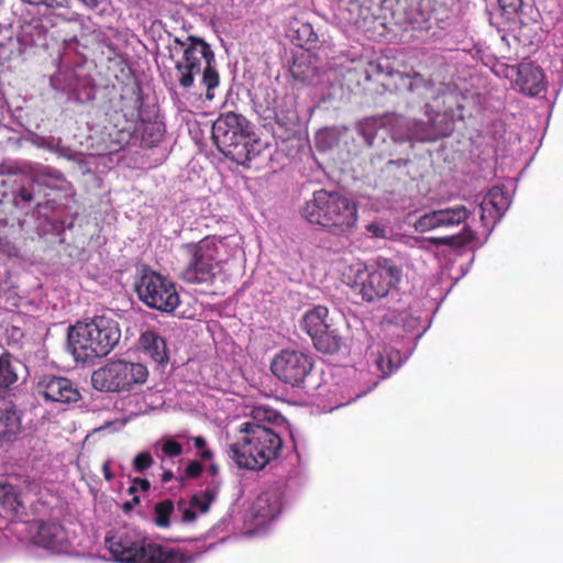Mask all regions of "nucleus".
Here are the masks:
<instances>
[{"label":"nucleus","mask_w":563,"mask_h":563,"mask_svg":"<svg viewBox=\"0 0 563 563\" xmlns=\"http://www.w3.org/2000/svg\"><path fill=\"white\" fill-rule=\"evenodd\" d=\"M16 361L9 352L0 354V394H4L18 382Z\"/></svg>","instance_id":"obj_22"},{"label":"nucleus","mask_w":563,"mask_h":563,"mask_svg":"<svg viewBox=\"0 0 563 563\" xmlns=\"http://www.w3.org/2000/svg\"><path fill=\"white\" fill-rule=\"evenodd\" d=\"M225 238L206 236L197 243L185 245L190 258L180 273V278L187 284H211L214 280V268L219 264L220 247L224 245Z\"/></svg>","instance_id":"obj_7"},{"label":"nucleus","mask_w":563,"mask_h":563,"mask_svg":"<svg viewBox=\"0 0 563 563\" xmlns=\"http://www.w3.org/2000/svg\"><path fill=\"white\" fill-rule=\"evenodd\" d=\"M391 76L394 78L396 88L399 90L413 91L424 81L423 77L418 73L406 74L396 71L395 74H391Z\"/></svg>","instance_id":"obj_29"},{"label":"nucleus","mask_w":563,"mask_h":563,"mask_svg":"<svg viewBox=\"0 0 563 563\" xmlns=\"http://www.w3.org/2000/svg\"><path fill=\"white\" fill-rule=\"evenodd\" d=\"M139 503H140V498L135 496V497L133 498V504H139Z\"/></svg>","instance_id":"obj_57"},{"label":"nucleus","mask_w":563,"mask_h":563,"mask_svg":"<svg viewBox=\"0 0 563 563\" xmlns=\"http://www.w3.org/2000/svg\"><path fill=\"white\" fill-rule=\"evenodd\" d=\"M283 508V498L277 489L266 490L258 495L253 504V517L257 525H265L277 517Z\"/></svg>","instance_id":"obj_16"},{"label":"nucleus","mask_w":563,"mask_h":563,"mask_svg":"<svg viewBox=\"0 0 563 563\" xmlns=\"http://www.w3.org/2000/svg\"><path fill=\"white\" fill-rule=\"evenodd\" d=\"M512 201V190L506 185H495V217L501 218Z\"/></svg>","instance_id":"obj_30"},{"label":"nucleus","mask_w":563,"mask_h":563,"mask_svg":"<svg viewBox=\"0 0 563 563\" xmlns=\"http://www.w3.org/2000/svg\"><path fill=\"white\" fill-rule=\"evenodd\" d=\"M154 463L152 455L148 452L139 453L133 460V468L135 472L142 473L148 470Z\"/></svg>","instance_id":"obj_38"},{"label":"nucleus","mask_w":563,"mask_h":563,"mask_svg":"<svg viewBox=\"0 0 563 563\" xmlns=\"http://www.w3.org/2000/svg\"><path fill=\"white\" fill-rule=\"evenodd\" d=\"M312 368V357L292 349L282 350L271 363L273 375L291 387H302Z\"/></svg>","instance_id":"obj_12"},{"label":"nucleus","mask_w":563,"mask_h":563,"mask_svg":"<svg viewBox=\"0 0 563 563\" xmlns=\"http://www.w3.org/2000/svg\"><path fill=\"white\" fill-rule=\"evenodd\" d=\"M495 75L509 79L520 92L531 97L538 96L545 89L543 70L533 63L519 65L496 63Z\"/></svg>","instance_id":"obj_13"},{"label":"nucleus","mask_w":563,"mask_h":563,"mask_svg":"<svg viewBox=\"0 0 563 563\" xmlns=\"http://www.w3.org/2000/svg\"><path fill=\"white\" fill-rule=\"evenodd\" d=\"M175 511V505L172 499H164L154 506V523L158 528H169L172 525V515Z\"/></svg>","instance_id":"obj_26"},{"label":"nucleus","mask_w":563,"mask_h":563,"mask_svg":"<svg viewBox=\"0 0 563 563\" xmlns=\"http://www.w3.org/2000/svg\"><path fill=\"white\" fill-rule=\"evenodd\" d=\"M368 231L373 232L376 236H378V231H383L382 229H379L378 227L374 225V224H371L367 227Z\"/></svg>","instance_id":"obj_53"},{"label":"nucleus","mask_w":563,"mask_h":563,"mask_svg":"<svg viewBox=\"0 0 563 563\" xmlns=\"http://www.w3.org/2000/svg\"><path fill=\"white\" fill-rule=\"evenodd\" d=\"M142 89L139 85L123 90L121 95V111L126 121L136 123L142 120L143 108Z\"/></svg>","instance_id":"obj_20"},{"label":"nucleus","mask_w":563,"mask_h":563,"mask_svg":"<svg viewBox=\"0 0 563 563\" xmlns=\"http://www.w3.org/2000/svg\"><path fill=\"white\" fill-rule=\"evenodd\" d=\"M38 180L43 186L52 189L64 190L69 185L60 170L49 166H45L40 170Z\"/></svg>","instance_id":"obj_24"},{"label":"nucleus","mask_w":563,"mask_h":563,"mask_svg":"<svg viewBox=\"0 0 563 563\" xmlns=\"http://www.w3.org/2000/svg\"><path fill=\"white\" fill-rule=\"evenodd\" d=\"M190 507L199 509L202 514L207 512L210 508L208 501H206L201 495H194L189 500Z\"/></svg>","instance_id":"obj_43"},{"label":"nucleus","mask_w":563,"mask_h":563,"mask_svg":"<svg viewBox=\"0 0 563 563\" xmlns=\"http://www.w3.org/2000/svg\"><path fill=\"white\" fill-rule=\"evenodd\" d=\"M22 2L34 7L44 5L47 9L69 8L68 0H22Z\"/></svg>","instance_id":"obj_39"},{"label":"nucleus","mask_w":563,"mask_h":563,"mask_svg":"<svg viewBox=\"0 0 563 563\" xmlns=\"http://www.w3.org/2000/svg\"><path fill=\"white\" fill-rule=\"evenodd\" d=\"M162 451L168 457H177L183 453V446L175 440H167L163 443Z\"/></svg>","instance_id":"obj_41"},{"label":"nucleus","mask_w":563,"mask_h":563,"mask_svg":"<svg viewBox=\"0 0 563 563\" xmlns=\"http://www.w3.org/2000/svg\"><path fill=\"white\" fill-rule=\"evenodd\" d=\"M174 42H175L176 44L180 45V46H185V42H183V41H181L180 38H178V37H175V38H174Z\"/></svg>","instance_id":"obj_56"},{"label":"nucleus","mask_w":563,"mask_h":563,"mask_svg":"<svg viewBox=\"0 0 563 563\" xmlns=\"http://www.w3.org/2000/svg\"><path fill=\"white\" fill-rule=\"evenodd\" d=\"M296 38L298 41V45L301 47H306L310 49L314 47L318 43V35L313 31L312 25L309 23H301L296 29Z\"/></svg>","instance_id":"obj_32"},{"label":"nucleus","mask_w":563,"mask_h":563,"mask_svg":"<svg viewBox=\"0 0 563 563\" xmlns=\"http://www.w3.org/2000/svg\"><path fill=\"white\" fill-rule=\"evenodd\" d=\"M174 477V474L170 470H166L163 472L162 474V483H168L169 481H172Z\"/></svg>","instance_id":"obj_50"},{"label":"nucleus","mask_w":563,"mask_h":563,"mask_svg":"<svg viewBox=\"0 0 563 563\" xmlns=\"http://www.w3.org/2000/svg\"><path fill=\"white\" fill-rule=\"evenodd\" d=\"M139 489L137 487L134 485V482L132 483V485L130 486V488L128 489L129 494H134L136 493Z\"/></svg>","instance_id":"obj_54"},{"label":"nucleus","mask_w":563,"mask_h":563,"mask_svg":"<svg viewBox=\"0 0 563 563\" xmlns=\"http://www.w3.org/2000/svg\"><path fill=\"white\" fill-rule=\"evenodd\" d=\"M416 230L420 232H427L431 230H435L441 228L440 213L439 210H434L421 216L416 224Z\"/></svg>","instance_id":"obj_34"},{"label":"nucleus","mask_w":563,"mask_h":563,"mask_svg":"<svg viewBox=\"0 0 563 563\" xmlns=\"http://www.w3.org/2000/svg\"><path fill=\"white\" fill-rule=\"evenodd\" d=\"M441 228L455 227L464 223L468 217L470 211L465 206H456L453 208L439 209Z\"/></svg>","instance_id":"obj_25"},{"label":"nucleus","mask_w":563,"mask_h":563,"mask_svg":"<svg viewBox=\"0 0 563 563\" xmlns=\"http://www.w3.org/2000/svg\"><path fill=\"white\" fill-rule=\"evenodd\" d=\"M452 132V122L444 115H437L430 122H416L407 139L411 142H434L449 136Z\"/></svg>","instance_id":"obj_15"},{"label":"nucleus","mask_w":563,"mask_h":563,"mask_svg":"<svg viewBox=\"0 0 563 563\" xmlns=\"http://www.w3.org/2000/svg\"><path fill=\"white\" fill-rule=\"evenodd\" d=\"M148 377L147 367L141 363L122 360L109 361L93 371L91 384L95 389L106 393L131 391L143 385Z\"/></svg>","instance_id":"obj_8"},{"label":"nucleus","mask_w":563,"mask_h":563,"mask_svg":"<svg viewBox=\"0 0 563 563\" xmlns=\"http://www.w3.org/2000/svg\"><path fill=\"white\" fill-rule=\"evenodd\" d=\"M470 233L471 231L467 228H464V230L459 234L448 236H431L428 238L427 241L435 246L462 247L470 242Z\"/></svg>","instance_id":"obj_28"},{"label":"nucleus","mask_w":563,"mask_h":563,"mask_svg":"<svg viewBox=\"0 0 563 563\" xmlns=\"http://www.w3.org/2000/svg\"><path fill=\"white\" fill-rule=\"evenodd\" d=\"M21 430V419L13 408H0V441L11 442Z\"/></svg>","instance_id":"obj_21"},{"label":"nucleus","mask_w":563,"mask_h":563,"mask_svg":"<svg viewBox=\"0 0 563 563\" xmlns=\"http://www.w3.org/2000/svg\"><path fill=\"white\" fill-rule=\"evenodd\" d=\"M140 349L157 364H166L169 360L166 341L156 331L148 330L139 339Z\"/></svg>","instance_id":"obj_19"},{"label":"nucleus","mask_w":563,"mask_h":563,"mask_svg":"<svg viewBox=\"0 0 563 563\" xmlns=\"http://www.w3.org/2000/svg\"><path fill=\"white\" fill-rule=\"evenodd\" d=\"M12 174H15V170L13 169V167L8 166L5 164L0 165V176L12 175Z\"/></svg>","instance_id":"obj_49"},{"label":"nucleus","mask_w":563,"mask_h":563,"mask_svg":"<svg viewBox=\"0 0 563 563\" xmlns=\"http://www.w3.org/2000/svg\"><path fill=\"white\" fill-rule=\"evenodd\" d=\"M189 45L184 49L180 59L175 62V73L179 86L189 89L194 86L196 75L201 73V60L205 62L201 84L206 87V98H214V89L220 84L216 68V55L211 46L202 38L189 35Z\"/></svg>","instance_id":"obj_6"},{"label":"nucleus","mask_w":563,"mask_h":563,"mask_svg":"<svg viewBox=\"0 0 563 563\" xmlns=\"http://www.w3.org/2000/svg\"><path fill=\"white\" fill-rule=\"evenodd\" d=\"M196 519H197V514H196V511L192 509V507H190V508H184V509L181 510V521H183V522H185V523L194 522Z\"/></svg>","instance_id":"obj_45"},{"label":"nucleus","mask_w":563,"mask_h":563,"mask_svg":"<svg viewBox=\"0 0 563 563\" xmlns=\"http://www.w3.org/2000/svg\"><path fill=\"white\" fill-rule=\"evenodd\" d=\"M195 448L199 451V456L205 461H210L213 457V452L207 448V441L203 437L198 435L192 438Z\"/></svg>","instance_id":"obj_40"},{"label":"nucleus","mask_w":563,"mask_h":563,"mask_svg":"<svg viewBox=\"0 0 563 563\" xmlns=\"http://www.w3.org/2000/svg\"><path fill=\"white\" fill-rule=\"evenodd\" d=\"M113 560L119 563H194L196 554L178 548L162 545L130 533L106 537Z\"/></svg>","instance_id":"obj_5"},{"label":"nucleus","mask_w":563,"mask_h":563,"mask_svg":"<svg viewBox=\"0 0 563 563\" xmlns=\"http://www.w3.org/2000/svg\"><path fill=\"white\" fill-rule=\"evenodd\" d=\"M102 473H103V476H104V478H106L107 481H109V482H110V481H112V478H113V474H112V472H111V470H110V464H109V462H104V463L102 464Z\"/></svg>","instance_id":"obj_48"},{"label":"nucleus","mask_w":563,"mask_h":563,"mask_svg":"<svg viewBox=\"0 0 563 563\" xmlns=\"http://www.w3.org/2000/svg\"><path fill=\"white\" fill-rule=\"evenodd\" d=\"M219 493V489L217 486L208 487L202 493V498L208 501L209 505L217 498V495Z\"/></svg>","instance_id":"obj_44"},{"label":"nucleus","mask_w":563,"mask_h":563,"mask_svg":"<svg viewBox=\"0 0 563 563\" xmlns=\"http://www.w3.org/2000/svg\"><path fill=\"white\" fill-rule=\"evenodd\" d=\"M133 481L137 489H141L143 492H147L150 489L151 484L146 478L136 477Z\"/></svg>","instance_id":"obj_47"},{"label":"nucleus","mask_w":563,"mask_h":563,"mask_svg":"<svg viewBox=\"0 0 563 563\" xmlns=\"http://www.w3.org/2000/svg\"><path fill=\"white\" fill-rule=\"evenodd\" d=\"M285 422V418L269 407L253 408L251 420L241 426L238 440L230 445L232 460L240 468L263 470L282 452V438L273 427Z\"/></svg>","instance_id":"obj_1"},{"label":"nucleus","mask_w":563,"mask_h":563,"mask_svg":"<svg viewBox=\"0 0 563 563\" xmlns=\"http://www.w3.org/2000/svg\"><path fill=\"white\" fill-rule=\"evenodd\" d=\"M301 217L334 235H342L355 227L357 207L336 190L319 189L300 208Z\"/></svg>","instance_id":"obj_4"},{"label":"nucleus","mask_w":563,"mask_h":563,"mask_svg":"<svg viewBox=\"0 0 563 563\" xmlns=\"http://www.w3.org/2000/svg\"><path fill=\"white\" fill-rule=\"evenodd\" d=\"M202 471H203V465L199 461H197V460L190 461L185 468L184 477L197 478L201 475Z\"/></svg>","instance_id":"obj_42"},{"label":"nucleus","mask_w":563,"mask_h":563,"mask_svg":"<svg viewBox=\"0 0 563 563\" xmlns=\"http://www.w3.org/2000/svg\"><path fill=\"white\" fill-rule=\"evenodd\" d=\"M131 507H132V504H131V503H126V504L124 505V508H125V509H130Z\"/></svg>","instance_id":"obj_58"},{"label":"nucleus","mask_w":563,"mask_h":563,"mask_svg":"<svg viewBox=\"0 0 563 563\" xmlns=\"http://www.w3.org/2000/svg\"><path fill=\"white\" fill-rule=\"evenodd\" d=\"M211 133L217 148L239 165H246L266 148L251 122L233 111L221 113L213 122Z\"/></svg>","instance_id":"obj_2"},{"label":"nucleus","mask_w":563,"mask_h":563,"mask_svg":"<svg viewBox=\"0 0 563 563\" xmlns=\"http://www.w3.org/2000/svg\"><path fill=\"white\" fill-rule=\"evenodd\" d=\"M15 199H21L24 202H31L33 200V195L31 191H29L25 187L22 186L18 190Z\"/></svg>","instance_id":"obj_46"},{"label":"nucleus","mask_w":563,"mask_h":563,"mask_svg":"<svg viewBox=\"0 0 563 563\" xmlns=\"http://www.w3.org/2000/svg\"><path fill=\"white\" fill-rule=\"evenodd\" d=\"M328 316L329 310L327 307L316 306L303 314L301 328L311 338L318 351L333 354L341 349L343 338L338 330L328 322Z\"/></svg>","instance_id":"obj_11"},{"label":"nucleus","mask_w":563,"mask_h":563,"mask_svg":"<svg viewBox=\"0 0 563 563\" xmlns=\"http://www.w3.org/2000/svg\"><path fill=\"white\" fill-rule=\"evenodd\" d=\"M497 3L501 15H504L507 21H510L518 14L523 2L522 0H497Z\"/></svg>","instance_id":"obj_36"},{"label":"nucleus","mask_w":563,"mask_h":563,"mask_svg":"<svg viewBox=\"0 0 563 563\" xmlns=\"http://www.w3.org/2000/svg\"><path fill=\"white\" fill-rule=\"evenodd\" d=\"M493 205V199L490 198V191L487 192L486 197L484 198V201L481 206V208L484 210V205Z\"/></svg>","instance_id":"obj_52"},{"label":"nucleus","mask_w":563,"mask_h":563,"mask_svg":"<svg viewBox=\"0 0 563 563\" xmlns=\"http://www.w3.org/2000/svg\"><path fill=\"white\" fill-rule=\"evenodd\" d=\"M402 267L394 260L378 257L374 264L367 269L365 277L360 283H355L358 287V294L362 299L373 302L385 298L391 290L396 289L402 279Z\"/></svg>","instance_id":"obj_9"},{"label":"nucleus","mask_w":563,"mask_h":563,"mask_svg":"<svg viewBox=\"0 0 563 563\" xmlns=\"http://www.w3.org/2000/svg\"><path fill=\"white\" fill-rule=\"evenodd\" d=\"M34 389L38 396L51 402L69 404L80 399V393L70 379L53 374L40 376Z\"/></svg>","instance_id":"obj_14"},{"label":"nucleus","mask_w":563,"mask_h":563,"mask_svg":"<svg viewBox=\"0 0 563 563\" xmlns=\"http://www.w3.org/2000/svg\"><path fill=\"white\" fill-rule=\"evenodd\" d=\"M208 472L212 475V476H216L219 472V467L218 465L216 464H210L209 467H208Z\"/></svg>","instance_id":"obj_51"},{"label":"nucleus","mask_w":563,"mask_h":563,"mask_svg":"<svg viewBox=\"0 0 563 563\" xmlns=\"http://www.w3.org/2000/svg\"><path fill=\"white\" fill-rule=\"evenodd\" d=\"M494 129H495V134L497 133V124L495 123L494 125Z\"/></svg>","instance_id":"obj_59"},{"label":"nucleus","mask_w":563,"mask_h":563,"mask_svg":"<svg viewBox=\"0 0 563 563\" xmlns=\"http://www.w3.org/2000/svg\"><path fill=\"white\" fill-rule=\"evenodd\" d=\"M395 358L399 361V353L393 350L384 349L382 353H378L375 358V365L377 371L382 373V377L389 376L398 368L399 363L395 364Z\"/></svg>","instance_id":"obj_27"},{"label":"nucleus","mask_w":563,"mask_h":563,"mask_svg":"<svg viewBox=\"0 0 563 563\" xmlns=\"http://www.w3.org/2000/svg\"><path fill=\"white\" fill-rule=\"evenodd\" d=\"M0 506L7 517L19 518L25 510L22 492L8 482H0Z\"/></svg>","instance_id":"obj_18"},{"label":"nucleus","mask_w":563,"mask_h":563,"mask_svg":"<svg viewBox=\"0 0 563 563\" xmlns=\"http://www.w3.org/2000/svg\"><path fill=\"white\" fill-rule=\"evenodd\" d=\"M498 55L495 54V64L499 63L497 59H512L517 56V52L511 48L510 40L506 34L500 35L499 43L496 44Z\"/></svg>","instance_id":"obj_35"},{"label":"nucleus","mask_w":563,"mask_h":563,"mask_svg":"<svg viewBox=\"0 0 563 563\" xmlns=\"http://www.w3.org/2000/svg\"><path fill=\"white\" fill-rule=\"evenodd\" d=\"M119 323L109 317L97 316L70 325L68 346L76 362L89 363L107 356L119 343Z\"/></svg>","instance_id":"obj_3"},{"label":"nucleus","mask_w":563,"mask_h":563,"mask_svg":"<svg viewBox=\"0 0 563 563\" xmlns=\"http://www.w3.org/2000/svg\"><path fill=\"white\" fill-rule=\"evenodd\" d=\"M136 124H140L139 126H135V130L141 133L142 143L145 146L152 147L162 141L165 133V125L163 122L157 120H145L142 117V120H139Z\"/></svg>","instance_id":"obj_23"},{"label":"nucleus","mask_w":563,"mask_h":563,"mask_svg":"<svg viewBox=\"0 0 563 563\" xmlns=\"http://www.w3.org/2000/svg\"><path fill=\"white\" fill-rule=\"evenodd\" d=\"M267 114L266 119L274 120L280 126H287L295 119L290 110H285L280 103H278L275 99L273 100L272 106H267Z\"/></svg>","instance_id":"obj_31"},{"label":"nucleus","mask_w":563,"mask_h":563,"mask_svg":"<svg viewBox=\"0 0 563 563\" xmlns=\"http://www.w3.org/2000/svg\"><path fill=\"white\" fill-rule=\"evenodd\" d=\"M383 124L382 119L378 118H366L361 121L357 125L358 133L364 137L368 145L373 144L378 128Z\"/></svg>","instance_id":"obj_33"},{"label":"nucleus","mask_w":563,"mask_h":563,"mask_svg":"<svg viewBox=\"0 0 563 563\" xmlns=\"http://www.w3.org/2000/svg\"><path fill=\"white\" fill-rule=\"evenodd\" d=\"M290 71H291V74H292V76H294L295 78H299V74H298V73H297V70H296V65H294V66L290 68Z\"/></svg>","instance_id":"obj_55"},{"label":"nucleus","mask_w":563,"mask_h":563,"mask_svg":"<svg viewBox=\"0 0 563 563\" xmlns=\"http://www.w3.org/2000/svg\"><path fill=\"white\" fill-rule=\"evenodd\" d=\"M37 530L33 537L35 544L45 549H57L66 540L64 527L57 521H38Z\"/></svg>","instance_id":"obj_17"},{"label":"nucleus","mask_w":563,"mask_h":563,"mask_svg":"<svg viewBox=\"0 0 563 563\" xmlns=\"http://www.w3.org/2000/svg\"><path fill=\"white\" fill-rule=\"evenodd\" d=\"M519 141L518 134L514 131H507L506 129L503 132V135L497 140L495 137V152L501 151L506 152L507 146L514 144Z\"/></svg>","instance_id":"obj_37"},{"label":"nucleus","mask_w":563,"mask_h":563,"mask_svg":"<svg viewBox=\"0 0 563 563\" xmlns=\"http://www.w3.org/2000/svg\"><path fill=\"white\" fill-rule=\"evenodd\" d=\"M135 291L147 307L162 312H173L180 302L175 284L155 272L144 273L135 284Z\"/></svg>","instance_id":"obj_10"}]
</instances>
